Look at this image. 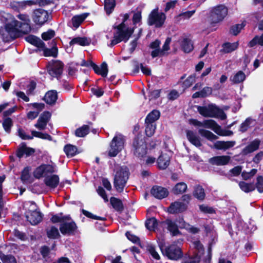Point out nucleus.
<instances>
[{
	"label": "nucleus",
	"instance_id": "nucleus-62",
	"mask_svg": "<svg viewBox=\"0 0 263 263\" xmlns=\"http://www.w3.org/2000/svg\"><path fill=\"white\" fill-rule=\"evenodd\" d=\"M148 250L152 256L156 259H160V256L155 250V248L153 246H149L148 247Z\"/></svg>",
	"mask_w": 263,
	"mask_h": 263
},
{
	"label": "nucleus",
	"instance_id": "nucleus-25",
	"mask_svg": "<svg viewBox=\"0 0 263 263\" xmlns=\"http://www.w3.org/2000/svg\"><path fill=\"white\" fill-rule=\"evenodd\" d=\"M230 160L229 156H220L212 157L210 159L209 162L213 165H223L227 164Z\"/></svg>",
	"mask_w": 263,
	"mask_h": 263
},
{
	"label": "nucleus",
	"instance_id": "nucleus-27",
	"mask_svg": "<svg viewBox=\"0 0 263 263\" xmlns=\"http://www.w3.org/2000/svg\"><path fill=\"white\" fill-rule=\"evenodd\" d=\"M170 157L167 154H161L157 160L158 166L160 169H165L170 164Z\"/></svg>",
	"mask_w": 263,
	"mask_h": 263
},
{
	"label": "nucleus",
	"instance_id": "nucleus-17",
	"mask_svg": "<svg viewBox=\"0 0 263 263\" xmlns=\"http://www.w3.org/2000/svg\"><path fill=\"white\" fill-rule=\"evenodd\" d=\"M55 172L53 166L49 164H43L37 167L33 173L34 176L36 178H40L43 175H46Z\"/></svg>",
	"mask_w": 263,
	"mask_h": 263
},
{
	"label": "nucleus",
	"instance_id": "nucleus-40",
	"mask_svg": "<svg viewBox=\"0 0 263 263\" xmlns=\"http://www.w3.org/2000/svg\"><path fill=\"white\" fill-rule=\"evenodd\" d=\"M87 16L88 14L87 13H83L73 17L72 21L73 26L76 28L78 27Z\"/></svg>",
	"mask_w": 263,
	"mask_h": 263
},
{
	"label": "nucleus",
	"instance_id": "nucleus-7",
	"mask_svg": "<svg viewBox=\"0 0 263 263\" xmlns=\"http://www.w3.org/2000/svg\"><path fill=\"white\" fill-rule=\"evenodd\" d=\"M125 139L121 134H117L110 144L108 151L109 157H115L123 148Z\"/></svg>",
	"mask_w": 263,
	"mask_h": 263
},
{
	"label": "nucleus",
	"instance_id": "nucleus-43",
	"mask_svg": "<svg viewBox=\"0 0 263 263\" xmlns=\"http://www.w3.org/2000/svg\"><path fill=\"white\" fill-rule=\"evenodd\" d=\"M230 146V142L218 141L214 143L213 146H211L212 148H215L218 149H227Z\"/></svg>",
	"mask_w": 263,
	"mask_h": 263
},
{
	"label": "nucleus",
	"instance_id": "nucleus-49",
	"mask_svg": "<svg viewBox=\"0 0 263 263\" xmlns=\"http://www.w3.org/2000/svg\"><path fill=\"white\" fill-rule=\"evenodd\" d=\"M0 258L3 263H16L14 256L12 255H5L2 252H0Z\"/></svg>",
	"mask_w": 263,
	"mask_h": 263
},
{
	"label": "nucleus",
	"instance_id": "nucleus-24",
	"mask_svg": "<svg viewBox=\"0 0 263 263\" xmlns=\"http://www.w3.org/2000/svg\"><path fill=\"white\" fill-rule=\"evenodd\" d=\"M186 209L185 204L181 202L176 201L171 204L168 209L169 213L174 214L180 213L185 211Z\"/></svg>",
	"mask_w": 263,
	"mask_h": 263
},
{
	"label": "nucleus",
	"instance_id": "nucleus-48",
	"mask_svg": "<svg viewBox=\"0 0 263 263\" xmlns=\"http://www.w3.org/2000/svg\"><path fill=\"white\" fill-rule=\"evenodd\" d=\"M115 6V0H105L104 8L107 14H110Z\"/></svg>",
	"mask_w": 263,
	"mask_h": 263
},
{
	"label": "nucleus",
	"instance_id": "nucleus-18",
	"mask_svg": "<svg viewBox=\"0 0 263 263\" xmlns=\"http://www.w3.org/2000/svg\"><path fill=\"white\" fill-rule=\"evenodd\" d=\"M26 218L32 225H36L42 220V214L39 211L26 212Z\"/></svg>",
	"mask_w": 263,
	"mask_h": 263
},
{
	"label": "nucleus",
	"instance_id": "nucleus-39",
	"mask_svg": "<svg viewBox=\"0 0 263 263\" xmlns=\"http://www.w3.org/2000/svg\"><path fill=\"white\" fill-rule=\"evenodd\" d=\"M187 189V185L184 182H181L176 184L173 189V191L175 194H180L183 193Z\"/></svg>",
	"mask_w": 263,
	"mask_h": 263
},
{
	"label": "nucleus",
	"instance_id": "nucleus-23",
	"mask_svg": "<svg viewBox=\"0 0 263 263\" xmlns=\"http://www.w3.org/2000/svg\"><path fill=\"white\" fill-rule=\"evenodd\" d=\"M171 42V38L167 37L162 47V49L157 50H153L151 53V55L153 58H155L158 56L161 57L165 55V52L170 49V44Z\"/></svg>",
	"mask_w": 263,
	"mask_h": 263
},
{
	"label": "nucleus",
	"instance_id": "nucleus-10",
	"mask_svg": "<svg viewBox=\"0 0 263 263\" xmlns=\"http://www.w3.org/2000/svg\"><path fill=\"white\" fill-rule=\"evenodd\" d=\"M166 16L162 12H159L158 9H154L149 14L148 18V24L156 27H161L164 24Z\"/></svg>",
	"mask_w": 263,
	"mask_h": 263
},
{
	"label": "nucleus",
	"instance_id": "nucleus-50",
	"mask_svg": "<svg viewBox=\"0 0 263 263\" xmlns=\"http://www.w3.org/2000/svg\"><path fill=\"white\" fill-rule=\"evenodd\" d=\"M245 25V24L242 23L231 26V33L235 36L237 35L244 28Z\"/></svg>",
	"mask_w": 263,
	"mask_h": 263
},
{
	"label": "nucleus",
	"instance_id": "nucleus-5",
	"mask_svg": "<svg viewBox=\"0 0 263 263\" xmlns=\"http://www.w3.org/2000/svg\"><path fill=\"white\" fill-rule=\"evenodd\" d=\"M17 17L22 22L18 21L14 18L12 23L22 34L29 33L31 29L30 26V20L29 16L24 14H20L17 15Z\"/></svg>",
	"mask_w": 263,
	"mask_h": 263
},
{
	"label": "nucleus",
	"instance_id": "nucleus-55",
	"mask_svg": "<svg viewBox=\"0 0 263 263\" xmlns=\"http://www.w3.org/2000/svg\"><path fill=\"white\" fill-rule=\"evenodd\" d=\"M147 124L145 128V134L148 137H151L153 135L156 126L155 124L153 123H146Z\"/></svg>",
	"mask_w": 263,
	"mask_h": 263
},
{
	"label": "nucleus",
	"instance_id": "nucleus-30",
	"mask_svg": "<svg viewBox=\"0 0 263 263\" xmlns=\"http://www.w3.org/2000/svg\"><path fill=\"white\" fill-rule=\"evenodd\" d=\"M196 10L182 12L175 17L176 22L180 23L182 21L189 20L195 13Z\"/></svg>",
	"mask_w": 263,
	"mask_h": 263
},
{
	"label": "nucleus",
	"instance_id": "nucleus-28",
	"mask_svg": "<svg viewBox=\"0 0 263 263\" xmlns=\"http://www.w3.org/2000/svg\"><path fill=\"white\" fill-rule=\"evenodd\" d=\"M186 137L189 141L193 145L197 147L201 145L199 138L192 131H186Z\"/></svg>",
	"mask_w": 263,
	"mask_h": 263
},
{
	"label": "nucleus",
	"instance_id": "nucleus-8",
	"mask_svg": "<svg viewBox=\"0 0 263 263\" xmlns=\"http://www.w3.org/2000/svg\"><path fill=\"white\" fill-rule=\"evenodd\" d=\"M194 248L198 252L194 255H190L187 254L183 256L181 263H199L200 260V255L203 253L204 249L203 245L199 241H195L193 243Z\"/></svg>",
	"mask_w": 263,
	"mask_h": 263
},
{
	"label": "nucleus",
	"instance_id": "nucleus-32",
	"mask_svg": "<svg viewBox=\"0 0 263 263\" xmlns=\"http://www.w3.org/2000/svg\"><path fill=\"white\" fill-rule=\"evenodd\" d=\"M240 189L244 192L248 193L254 191L255 186L253 182L247 183L243 181L239 182Z\"/></svg>",
	"mask_w": 263,
	"mask_h": 263
},
{
	"label": "nucleus",
	"instance_id": "nucleus-9",
	"mask_svg": "<svg viewBox=\"0 0 263 263\" xmlns=\"http://www.w3.org/2000/svg\"><path fill=\"white\" fill-rule=\"evenodd\" d=\"M163 254L169 259L177 260L183 256V252L176 242L165 247L164 251H162Z\"/></svg>",
	"mask_w": 263,
	"mask_h": 263
},
{
	"label": "nucleus",
	"instance_id": "nucleus-44",
	"mask_svg": "<svg viewBox=\"0 0 263 263\" xmlns=\"http://www.w3.org/2000/svg\"><path fill=\"white\" fill-rule=\"evenodd\" d=\"M64 151L68 157H72L78 152L76 146L71 144H68L64 147Z\"/></svg>",
	"mask_w": 263,
	"mask_h": 263
},
{
	"label": "nucleus",
	"instance_id": "nucleus-63",
	"mask_svg": "<svg viewBox=\"0 0 263 263\" xmlns=\"http://www.w3.org/2000/svg\"><path fill=\"white\" fill-rule=\"evenodd\" d=\"M126 236L127 238L131 241H132L134 243H140L139 238L137 236L130 234L129 232H126Z\"/></svg>",
	"mask_w": 263,
	"mask_h": 263
},
{
	"label": "nucleus",
	"instance_id": "nucleus-31",
	"mask_svg": "<svg viewBox=\"0 0 263 263\" xmlns=\"http://www.w3.org/2000/svg\"><path fill=\"white\" fill-rule=\"evenodd\" d=\"M58 98L57 92L55 90L48 91L45 95L44 100L49 104H53L55 102Z\"/></svg>",
	"mask_w": 263,
	"mask_h": 263
},
{
	"label": "nucleus",
	"instance_id": "nucleus-54",
	"mask_svg": "<svg viewBox=\"0 0 263 263\" xmlns=\"http://www.w3.org/2000/svg\"><path fill=\"white\" fill-rule=\"evenodd\" d=\"M44 54L46 57L52 56L56 57L58 54V49L55 47L51 49L45 48L44 50Z\"/></svg>",
	"mask_w": 263,
	"mask_h": 263
},
{
	"label": "nucleus",
	"instance_id": "nucleus-29",
	"mask_svg": "<svg viewBox=\"0 0 263 263\" xmlns=\"http://www.w3.org/2000/svg\"><path fill=\"white\" fill-rule=\"evenodd\" d=\"M90 43V40L86 37H77L73 38L69 43L70 45L78 44L80 46H88Z\"/></svg>",
	"mask_w": 263,
	"mask_h": 263
},
{
	"label": "nucleus",
	"instance_id": "nucleus-64",
	"mask_svg": "<svg viewBox=\"0 0 263 263\" xmlns=\"http://www.w3.org/2000/svg\"><path fill=\"white\" fill-rule=\"evenodd\" d=\"M212 88L210 87H205L201 91L202 98H204L212 93Z\"/></svg>",
	"mask_w": 263,
	"mask_h": 263
},
{
	"label": "nucleus",
	"instance_id": "nucleus-11",
	"mask_svg": "<svg viewBox=\"0 0 263 263\" xmlns=\"http://www.w3.org/2000/svg\"><path fill=\"white\" fill-rule=\"evenodd\" d=\"M63 64L59 61H52L48 63L47 71L52 77L58 78L63 72Z\"/></svg>",
	"mask_w": 263,
	"mask_h": 263
},
{
	"label": "nucleus",
	"instance_id": "nucleus-51",
	"mask_svg": "<svg viewBox=\"0 0 263 263\" xmlns=\"http://www.w3.org/2000/svg\"><path fill=\"white\" fill-rule=\"evenodd\" d=\"M257 172L256 168L252 169L249 172L243 171L241 173V176L243 180H247L253 177Z\"/></svg>",
	"mask_w": 263,
	"mask_h": 263
},
{
	"label": "nucleus",
	"instance_id": "nucleus-53",
	"mask_svg": "<svg viewBox=\"0 0 263 263\" xmlns=\"http://www.w3.org/2000/svg\"><path fill=\"white\" fill-rule=\"evenodd\" d=\"M196 81V74H193L190 76L183 83V87L189 88Z\"/></svg>",
	"mask_w": 263,
	"mask_h": 263
},
{
	"label": "nucleus",
	"instance_id": "nucleus-37",
	"mask_svg": "<svg viewBox=\"0 0 263 263\" xmlns=\"http://www.w3.org/2000/svg\"><path fill=\"white\" fill-rule=\"evenodd\" d=\"M0 20L6 24L11 23L14 20V17L10 13H6L5 11H0Z\"/></svg>",
	"mask_w": 263,
	"mask_h": 263
},
{
	"label": "nucleus",
	"instance_id": "nucleus-3",
	"mask_svg": "<svg viewBox=\"0 0 263 263\" xmlns=\"http://www.w3.org/2000/svg\"><path fill=\"white\" fill-rule=\"evenodd\" d=\"M22 34L12 23L6 24L5 27L0 28V35L4 42L11 41Z\"/></svg>",
	"mask_w": 263,
	"mask_h": 263
},
{
	"label": "nucleus",
	"instance_id": "nucleus-34",
	"mask_svg": "<svg viewBox=\"0 0 263 263\" xmlns=\"http://www.w3.org/2000/svg\"><path fill=\"white\" fill-rule=\"evenodd\" d=\"M160 112L158 110H153L150 112L145 119V123H153L159 119Z\"/></svg>",
	"mask_w": 263,
	"mask_h": 263
},
{
	"label": "nucleus",
	"instance_id": "nucleus-60",
	"mask_svg": "<svg viewBox=\"0 0 263 263\" xmlns=\"http://www.w3.org/2000/svg\"><path fill=\"white\" fill-rule=\"evenodd\" d=\"M54 31L52 30H49L46 32H44L42 37L44 40L47 41L52 39L54 36Z\"/></svg>",
	"mask_w": 263,
	"mask_h": 263
},
{
	"label": "nucleus",
	"instance_id": "nucleus-42",
	"mask_svg": "<svg viewBox=\"0 0 263 263\" xmlns=\"http://www.w3.org/2000/svg\"><path fill=\"white\" fill-rule=\"evenodd\" d=\"M199 133L203 137H205L209 140L213 141L217 139V136L213 134L212 132L203 129H199Z\"/></svg>",
	"mask_w": 263,
	"mask_h": 263
},
{
	"label": "nucleus",
	"instance_id": "nucleus-38",
	"mask_svg": "<svg viewBox=\"0 0 263 263\" xmlns=\"http://www.w3.org/2000/svg\"><path fill=\"white\" fill-rule=\"evenodd\" d=\"M46 231L47 236L50 238L56 239L60 236L58 229L53 226L48 227Z\"/></svg>",
	"mask_w": 263,
	"mask_h": 263
},
{
	"label": "nucleus",
	"instance_id": "nucleus-56",
	"mask_svg": "<svg viewBox=\"0 0 263 263\" xmlns=\"http://www.w3.org/2000/svg\"><path fill=\"white\" fill-rule=\"evenodd\" d=\"M252 119L251 118H247L244 122H243L240 127V131L243 133L246 132L250 126Z\"/></svg>",
	"mask_w": 263,
	"mask_h": 263
},
{
	"label": "nucleus",
	"instance_id": "nucleus-41",
	"mask_svg": "<svg viewBox=\"0 0 263 263\" xmlns=\"http://www.w3.org/2000/svg\"><path fill=\"white\" fill-rule=\"evenodd\" d=\"M246 77L245 73L242 71L240 70L234 76L231 81L234 84L240 83L246 79Z\"/></svg>",
	"mask_w": 263,
	"mask_h": 263
},
{
	"label": "nucleus",
	"instance_id": "nucleus-14",
	"mask_svg": "<svg viewBox=\"0 0 263 263\" xmlns=\"http://www.w3.org/2000/svg\"><path fill=\"white\" fill-rule=\"evenodd\" d=\"M49 17L48 12L41 9L34 10L32 16L34 22L39 25H42L47 22Z\"/></svg>",
	"mask_w": 263,
	"mask_h": 263
},
{
	"label": "nucleus",
	"instance_id": "nucleus-22",
	"mask_svg": "<svg viewBox=\"0 0 263 263\" xmlns=\"http://www.w3.org/2000/svg\"><path fill=\"white\" fill-rule=\"evenodd\" d=\"M179 44L181 49L185 53H189L193 50V44L190 39L182 37L180 40Z\"/></svg>",
	"mask_w": 263,
	"mask_h": 263
},
{
	"label": "nucleus",
	"instance_id": "nucleus-57",
	"mask_svg": "<svg viewBox=\"0 0 263 263\" xmlns=\"http://www.w3.org/2000/svg\"><path fill=\"white\" fill-rule=\"evenodd\" d=\"M12 126V121L10 118H7L4 120L3 123V126L7 133H9L10 132L11 127Z\"/></svg>",
	"mask_w": 263,
	"mask_h": 263
},
{
	"label": "nucleus",
	"instance_id": "nucleus-16",
	"mask_svg": "<svg viewBox=\"0 0 263 263\" xmlns=\"http://www.w3.org/2000/svg\"><path fill=\"white\" fill-rule=\"evenodd\" d=\"M18 136L22 139L24 140H29V139H32L33 137H35L37 138H40L43 139H47L49 140H51L52 138L51 137L46 133H42L39 132H36L35 130H32L31 132V134L32 135V136H30L29 135H26L25 132L21 129H19L18 130Z\"/></svg>",
	"mask_w": 263,
	"mask_h": 263
},
{
	"label": "nucleus",
	"instance_id": "nucleus-21",
	"mask_svg": "<svg viewBox=\"0 0 263 263\" xmlns=\"http://www.w3.org/2000/svg\"><path fill=\"white\" fill-rule=\"evenodd\" d=\"M151 194L156 198L162 199L166 197L168 194L167 190L161 186H155L151 190Z\"/></svg>",
	"mask_w": 263,
	"mask_h": 263
},
{
	"label": "nucleus",
	"instance_id": "nucleus-45",
	"mask_svg": "<svg viewBox=\"0 0 263 263\" xmlns=\"http://www.w3.org/2000/svg\"><path fill=\"white\" fill-rule=\"evenodd\" d=\"M110 200L112 206L116 210L118 211H122L123 210V206L120 200L115 197H111Z\"/></svg>",
	"mask_w": 263,
	"mask_h": 263
},
{
	"label": "nucleus",
	"instance_id": "nucleus-46",
	"mask_svg": "<svg viewBox=\"0 0 263 263\" xmlns=\"http://www.w3.org/2000/svg\"><path fill=\"white\" fill-rule=\"evenodd\" d=\"M158 225V222L155 218H151L146 220L145 226L150 231H155Z\"/></svg>",
	"mask_w": 263,
	"mask_h": 263
},
{
	"label": "nucleus",
	"instance_id": "nucleus-6",
	"mask_svg": "<svg viewBox=\"0 0 263 263\" xmlns=\"http://www.w3.org/2000/svg\"><path fill=\"white\" fill-rule=\"evenodd\" d=\"M133 152L135 156L142 159L147 154V145L145 140L142 137H136L133 142Z\"/></svg>",
	"mask_w": 263,
	"mask_h": 263
},
{
	"label": "nucleus",
	"instance_id": "nucleus-26",
	"mask_svg": "<svg viewBox=\"0 0 263 263\" xmlns=\"http://www.w3.org/2000/svg\"><path fill=\"white\" fill-rule=\"evenodd\" d=\"M44 182L47 186L51 188H55L59 184V178L57 175L48 176L45 178Z\"/></svg>",
	"mask_w": 263,
	"mask_h": 263
},
{
	"label": "nucleus",
	"instance_id": "nucleus-47",
	"mask_svg": "<svg viewBox=\"0 0 263 263\" xmlns=\"http://www.w3.org/2000/svg\"><path fill=\"white\" fill-rule=\"evenodd\" d=\"M89 129L88 126L85 125L78 128L75 132V134L77 137H84L88 134Z\"/></svg>",
	"mask_w": 263,
	"mask_h": 263
},
{
	"label": "nucleus",
	"instance_id": "nucleus-1",
	"mask_svg": "<svg viewBox=\"0 0 263 263\" xmlns=\"http://www.w3.org/2000/svg\"><path fill=\"white\" fill-rule=\"evenodd\" d=\"M129 171L126 166L118 168L114 177V185L116 190L122 192L125 186L129 177Z\"/></svg>",
	"mask_w": 263,
	"mask_h": 263
},
{
	"label": "nucleus",
	"instance_id": "nucleus-20",
	"mask_svg": "<svg viewBox=\"0 0 263 263\" xmlns=\"http://www.w3.org/2000/svg\"><path fill=\"white\" fill-rule=\"evenodd\" d=\"M260 144V140L255 139L250 144L247 145L242 151L243 155H247L249 154L254 152L259 148Z\"/></svg>",
	"mask_w": 263,
	"mask_h": 263
},
{
	"label": "nucleus",
	"instance_id": "nucleus-13",
	"mask_svg": "<svg viewBox=\"0 0 263 263\" xmlns=\"http://www.w3.org/2000/svg\"><path fill=\"white\" fill-rule=\"evenodd\" d=\"M197 109L200 115L205 117H215L218 116L221 111L215 105L208 106H198Z\"/></svg>",
	"mask_w": 263,
	"mask_h": 263
},
{
	"label": "nucleus",
	"instance_id": "nucleus-15",
	"mask_svg": "<svg viewBox=\"0 0 263 263\" xmlns=\"http://www.w3.org/2000/svg\"><path fill=\"white\" fill-rule=\"evenodd\" d=\"M77 229L76 223L70 220V217L66 218L63 223H61L60 230L62 234H71L73 233Z\"/></svg>",
	"mask_w": 263,
	"mask_h": 263
},
{
	"label": "nucleus",
	"instance_id": "nucleus-58",
	"mask_svg": "<svg viewBox=\"0 0 263 263\" xmlns=\"http://www.w3.org/2000/svg\"><path fill=\"white\" fill-rule=\"evenodd\" d=\"M24 206L28 209L27 212H30L32 211H37V205L33 201H28L25 203Z\"/></svg>",
	"mask_w": 263,
	"mask_h": 263
},
{
	"label": "nucleus",
	"instance_id": "nucleus-12",
	"mask_svg": "<svg viewBox=\"0 0 263 263\" xmlns=\"http://www.w3.org/2000/svg\"><path fill=\"white\" fill-rule=\"evenodd\" d=\"M161 224L162 226L166 228L172 236H177L180 234V232L178 230V227L180 228H186V224L183 221L179 222V225L178 226L174 221L168 219L162 222Z\"/></svg>",
	"mask_w": 263,
	"mask_h": 263
},
{
	"label": "nucleus",
	"instance_id": "nucleus-4",
	"mask_svg": "<svg viewBox=\"0 0 263 263\" xmlns=\"http://www.w3.org/2000/svg\"><path fill=\"white\" fill-rule=\"evenodd\" d=\"M228 13V9L223 6L215 7L211 11L208 21L211 24L218 23L222 21Z\"/></svg>",
	"mask_w": 263,
	"mask_h": 263
},
{
	"label": "nucleus",
	"instance_id": "nucleus-59",
	"mask_svg": "<svg viewBox=\"0 0 263 263\" xmlns=\"http://www.w3.org/2000/svg\"><path fill=\"white\" fill-rule=\"evenodd\" d=\"M82 213L86 216H87L89 218L93 219L101 220H103V221H104L106 219L105 218L96 216V215H93V214L91 213L90 212H89L87 211H86L85 210H82Z\"/></svg>",
	"mask_w": 263,
	"mask_h": 263
},
{
	"label": "nucleus",
	"instance_id": "nucleus-33",
	"mask_svg": "<svg viewBox=\"0 0 263 263\" xmlns=\"http://www.w3.org/2000/svg\"><path fill=\"white\" fill-rule=\"evenodd\" d=\"M31 169L29 167H26L22 172L21 176V180L24 183H30L32 182V180L30 174Z\"/></svg>",
	"mask_w": 263,
	"mask_h": 263
},
{
	"label": "nucleus",
	"instance_id": "nucleus-52",
	"mask_svg": "<svg viewBox=\"0 0 263 263\" xmlns=\"http://www.w3.org/2000/svg\"><path fill=\"white\" fill-rule=\"evenodd\" d=\"M255 189L259 193H263V176H258L256 178V184H254Z\"/></svg>",
	"mask_w": 263,
	"mask_h": 263
},
{
	"label": "nucleus",
	"instance_id": "nucleus-36",
	"mask_svg": "<svg viewBox=\"0 0 263 263\" xmlns=\"http://www.w3.org/2000/svg\"><path fill=\"white\" fill-rule=\"evenodd\" d=\"M193 195L199 200H202L205 197L204 189L200 185H197L194 188Z\"/></svg>",
	"mask_w": 263,
	"mask_h": 263
},
{
	"label": "nucleus",
	"instance_id": "nucleus-35",
	"mask_svg": "<svg viewBox=\"0 0 263 263\" xmlns=\"http://www.w3.org/2000/svg\"><path fill=\"white\" fill-rule=\"evenodd\" d=\"M203 126L211 128L216 133L220 129V126L213 120H206L203 122Z\"/></svg>",
	"mask_w": 263,
	"mask_h": 263
},
{
	"label": "nucleus",
	"instance_id": "nucleus-2",
	"mask_svg": "<svg viewBox=\"0 0 263 263\" xmlns=\"http://www.w3.org/2000/svg\"><path fill=\"white\" fill-rule=\"evenodd\" d=\"M117 28V32L115 33L114 39L110 43L111 46H113L121 41L126 42L134 32V29L127 27L124 23L119 25Z\"/></svg>",
	"mask_w": 263,
	"mask_h": 263
},
{
	"label": "nucleus",
	"instance_id": "nucleus-61",
	"mask_svg": "<svg viewBox=\"0 0 263 263\" xmlns=\"http://www.w3.org/2000/svg\"><path fill=\"white\" fill-rule=\"evenodd\" d=\"M100 74L103 77H106L108 73L107 65L105 62H103L101 65L100 67Z\"/></svg>",
	"mask_w": 263,
	"mask_h": 263
},
{
	"label": "nucleus",
	"instance_id": "nucleus-19",
	"mask_svg": "<svg viewBox=\"0 0 263 263\" xmlns=\"http://www.w3.org/2000/svg\"><path fill=\"white\" fill-rule=\"evenodd\" d=\"M50 117L51 114L49 112H44L38 119L37 123L34 125L35 127L40 130L45 129Z\"/></svg>",
	"mask_w": 263,
	"mask_h": 263
}]
</instances>
